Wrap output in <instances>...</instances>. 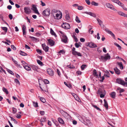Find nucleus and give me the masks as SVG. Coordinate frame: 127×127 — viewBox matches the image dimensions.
I'll return each instance as SVG.
<instances>
[{
  "label": "nucleus",
  "instance_id": "1",
  "mask_svg": "<svg viewBox=\"0 0 127 127\" xmlns=\"http://www.w3.org/2000/svg\"><path fill=\"white\" fill-rule=\"evenodd\" d=\"M97 94L100 95L101 98H103L106 95V92L103 89L100 88L98 90Z\"/></svg>",
  "mask_w": 127,
  "mask_h": 127
},
{
  "label": "nucleus",
  "instance_id": "2",
  "mask_svg": "<svg viewBox=\"0 0 127 127\" xmlns=\"http://www.w3.org/2000/svg\"><path fill=\"white\" fill-rule=\"evenodd\" d=\"M42 14L44 16H47L49 15L50 14V9L49 8H47L45 9L43 11Z\"/></svg>",
  "mask_w": 127,
  "mask_h": 127
},
{
  "label": "nucleus",
  "instance_id": "3",
  "mask_svg": "<svg viewBox=\"0 0 127 127\" xmlns=\"http://www.w3.org/2000/svg\"><path fill=\"white\" fill-rule=\"evenodd\" d=\"M110 56L108 53L104 56H101V59L105 61H106L107 60H109L110 59Z\"/></svg>",
  "mask_w": 127,
  "mask_h": 127
},
{
  "label": "nucleus",
  "instance_id": "4",
  "mask_svg": "<svg viewBox=\"0 0 127 127\" xmlns=\"http://www.w3.org/2000/svg\"><path fill=\"white\" fill-rule=\"evenodd\" d=\"M61 113L62 116L66 119H67L70 117V115L67 113L63 111H62Z\"/></svg>",
  "mask_w": 127,
  "mask_h": 127
},
{
  "label": "nucleus",
  "instance_id": "5",
  "mask_svg": "<svg viewBox=\"0 0 127 127\" xmlns=\"http://www.w3.org/2000/svg\"><path fill=\"white\" fill-rule=\"evenodd\" d=\"M62 26L63 28L66 29H69L70 28V25L66 23H63Z\"/></svg>",
  "mask_w": 127,
  "mask_h": 127
},
{
  "label": "nucleus",
  "instance_id": "6",
  "mask_svg": "<svg viewBox=\"0 0 127 127\" xmlns=\"http://www.w3.org/2000/svg\"><path fill=\"white\" fill-rule=\"evenodd\" d=\"M25 12L26 14H30L31 12V10L30 7H25L24 8Z\"/></svg>",
  "mask_w": 127,
  "mask_h": 127
},
{
  "label": "nucleus",
  "instance_id": "7",
  "mask_svg": "<svg viewBox=\"0 0 127 127\" xmlns=\"http://www.w3.org/2000/svg\"><path fill=\"white\" fill-rule=\"evenodd\" d=\"M32 68L34 71L37 72L39 71V69L37 66L34 65H32L31 66Z\"/></svg>",
  "mask_w": 127,
  "mask_h": 127
},
{
  "label": "nucleus",
  "instance_id": "8",
  "mask_svg": "<svg viewBox=\"0 0 127 127\" xmlns=\"http://www.w3.org/2000/svg\"><path fill=\"white\" fill-rule=\"evenodd\" d=\"M88 46L89 47L92 48H94L97 47L95 44L92 42H89L88 43Z\"/></svg>",
  "mask_w": 127,
  "mask_h": 127
},
{
  "label": "nucleus",
  "instance_id": "9",
  "mask_svg": "<svg viewBox=\"0 0 127 127\" xmlns=\"http://www.w3.org/2000/svg\"><path fill=\"white\" fill-rule=\"evenodd\" d=\"M48 41V44L51 46H52L54 45L55 42L53 40L51 39H49L47 40Z\"/></svg>",
  "mask_w": 127,
  "mask_h": 127
},
{
  "label": "nucleus",
  "instance_id": "10",
  "mask_svg": "<svg viewBox=\"0 0 127 127\" xmlns=\"http://www.w3.org/2000/svg\"><path fill=\"white\" fill-rule=\"evenodd\" d=\"M32 9L34 13L38 15L39 14V13L38 11L37 8L36 7L35 5H33Z\"/></svg>",
  "mask_w": 127,
  "mask_h": 127
},
{
  "label": "nucleus",
  "instance_id": "11",
  "mask_svg": "<svg viewBox=\"0 0 127 127\" xmlns=\"http://www.w3.org/2000/svg\"><path fill=\"white\" fill-rule=\"evenodd\" d=\"M42 46L43 49L45 52H47L48 51L49 47L48 46H46L45 44H42Z\"/></svg>",
  "mask_w": 127,
  "mask_h": 127
},
{
  "label": "nucleus",
  "instance_id": "12",
  "mask_svg": "<svg viewBox=\"0 0 127 127\" xmlns=\"http://www.w3.org/2000/svg\"><path fill=\"white\" fill-rule=\"evenodd\" d=\"M116 82L119 84H120L123 85L124 83V81L120 78H117L116 80Z\"/></svg>",
  "mask_w": 127,
  "mask_h": 127
},
{
  "label": "nucleus",
  "instance_id": "13",
  "mask_svg": "<svg viewBox=\"0 0 127 127\" xmlns=\"http://www.w3.org/2000/svg\"><path fill=\"white\" fill-rule=\"evenodd\" d=\"M117 13L119 15L127 18V15L121 11H118Z\"/></svg>",
  "mask_w": 127,
  "mask_h": 127
},
{
  "label": "nucleus",
  "instance_id": "14",
  "mask_svg": "<svg viewBox=\"0 0 127 127\" xmlns=\"http://www.w3.org/2000/svg\"><path fill=\"white\" fill-rule=\"evenodd\" d=\"M47 72L49 75L52 76L53 75V72L51 69L50 68L48 69L47 70Z\"/></svg>",
  "mask_w": 127,
  "mask_h": 127
},
{
  "label": "nucleus",
  "instance_id": "15",
  "mask_svg": "<svg viewBox=\"0 0 127 127\" xmlns=\"http://www.w3.org/2000/svg\"><path fill=\"white\" fill-rule=\"evenodd\" d=\"M97 20L100 26L102 28H103L104 27V25L102 24L103 23L102 21L98 18L97 19Z\"/></svg>",
  "mask_w": 127,
  "mask_h": 127
},
{
  "label": "nucleus",
  "instance_id": "16",
  "mask_svg": "<svg viewBox=\"0 0 127 127\" xmlns=\"http://www.w3.org/2000/svg\"><path fill=\"white\" fill-rule=\"evenodd\" d=\"M62 17V15L58 13L56 14L55 15V16H54V18L56 19H60Z\"/></svg>",
  "mask_w": 127,
  "mask_h": 127
},
{
  "label": "nucleus",
  "instance_id": "17",
  "mask_svg": "<svg viewBox=\"0 0 127 127\" xmlns=\"http://www.w3.org/2000/svg\"><path fill=\"white\" fill-rule=\"evenodd\" d=\"M63 38L62 39V40L65 43H66L67 41V37L65 35H63L62 36Z\"/></svg>",
  "mask_w": 127,
  "mask_h": 127
},
{
  "label": "nucleus",
  "instance_id": "18",
  "mask_svg": "<svg viewBox=\"0 0 127 127\" xmlns=\"http://www.w3.org/2000/svg\"><path fill=\"white\" fill-rule=\"evenodd\" d=\"M58 121L59 123L62 125H64V120L61 118L59 117L58 118Z\"/></svg>",
  "mask_w": 127,
  "mask_h": 127
},
{
  "label": "nucleus",
  "instance_id": "19",
  "mask_svg": "<svg viewBox=\"0 0 127 127\" xmlns=\"http://www.w3.org/2000/svg\"><path fill=\"white\" fill-rule=\"evenodd\" d=\"M118 93H121L125 91V90L123 89H121L120 87H118L117 88L116 90Z\"/></svg>",
  "mask_w": 127,
  "mask_h": 127
},
{
  "label": "nucleus",
  "instance_id": "20",
  "mask_svg": "<svg viewBox=\"0 0 127 127\" xmlns=\"http://www.w3.org/2000/svg\"><path fill=\"white\" fill-rule=\"evenodd\" d=\"M115 73L118 75H119L120 73V70L118 69L117 67H116L114 69Z\"/></svg>",
  "mask_w": 127,
  "mask_h": 127
},
{
  "label": "nucleus",
  "instance_id": "21",
  "mask_svg": "<svg viewBox=\"0 0 127 127\" xmlns=\"http://www.w3.org/2000/svg\"><path fill=\"white\" fill-rule=\"evenodd\" d=\"M65 19L66 21L68 22H70L71 21L70 16L68 14H66V16Z\"/></svg>",
  "mask_w": 127,
  "mask_h": 127
},
{
  "label": "nucleus",
  "instance_id": "22",
  "mask_svg": "<svg viewBox=\"0 0 127 127\" xmlns=\"http://www.w3.org/2000/svg\"><path fill=\"white\" fill-rule=\"evenodd\" d=\"M85 13L86 14L89 15L91 16L94 17H95L96 16V15L95 14L92 12H85Z\"/></svg>",
  "mask_w": 127,
  "mask_h": 127
},
{
  "label": "nucleus",
  "instance_id": "23",
  "mask_svg": "<svg viewBox=\"0 0 127 127\" xmlns=\"http://www.w3.org/2000/svg\"><path fill=\"white\" fill-rule=\"evenodd\" d=\"M26 28L25 25H23L22 30L23 31V35H24L26 32H25V30H26Z\"/></svg>",
  "mask_w": 127,
  "mask_h": 127
},
{
  "label": "nucleus",
  "instance_id": "24",
  "mask_svg": "<svg viewBox=\"0 0 127 127\" xmlns=\"http://www.w3.org/2000/svg\"><path fill=\"white\" fill-rule=\"evenodd\" d=\"M106 6L109 8L110 9H111L112 8V7H113V5L109 3H106L105 4Z\"/></svg>",
  "mask_w": 127,
  "mask_h": 127
},
{
  "label": "nucleus",
  "instance_id": "25",
  "mask_svg": "<svg viewBox=\"0 0 127 127\" xmlns=\"http://www.w3.org/2000/svg\"><path fill=\"white\" fill-rule=\"evenodd\" d=\"M110 73L108 71H107L104 74V76L106 78H108L110 77Z\"/></svg>",
  "mask_w": 127,
  "mask_h": 127
},
{
  "label": "nucleus",
  "instance_id": "26",
  "mask_svg": "<svg viewBox=\"0 0 127 127\" xmlns=\"http://www.w3.org/2000/svg\"><path fill=\"white\" fill-rule=\"evenodd\" d=\"M110 95L111 97L115 98L116 96V93L115 92H113L111 93Z\"/></svg>",
  "mask_w": 127,
  "mask_h": 127
},
{
  "label": "nucleus",
  "instance_id": "27",
  "mask_svg": "<svg viewBox=\"0 0 127 127\" xmlns=\"http://www.w3.org/2000/svg\"><path fill=\"white\" fill-rule=\"evenodd\" d=\"M29 37L32 38V40L34 42H37L38 41V39L34 37L30 36Z\"/></svg>",
  "mask_w": 127,
  "mask_h": 127
},
{
  "label": "nucleus",
  "instance_id": "28",
  "mask_svg": "<svg viewBox=\"0 0 127 127\" xmlns=\"http://www.w3.org/2000/svg\"><path fill=\"white\" fill-rule=\"evenodd\" d=\"M93 72L94 75L96 77V78H99L98 75L97 74L96 70L95 69L94 70Z\"/></svg>",
  "mask_w": 127,
  "mask_h": 127
},
{
  "label": "nucleus",
  "instance_id": "29",
  "mask_svg": "<svg viewBox=\"0 0 127 127\" xmlns=\"http://www.w3.org/2000/svg\"><path fill=\"white\" fill-rule=\"evenodd\" d=\"M51 34L53 35L55 37L57 36V35H56V33L54 32L52 29L51 28L50 29V32Z\"/></svg>",
  "mask_w": 127,
  "mask_h": 127
},
{
  "label": "nucleus",
  "instance_id": "30",
  "mask_svg": "<svg viewBox=\"0 0 127 127\" xmlns=\"http://www.w3.org/2000/svg\"><path fill=\"white\" fill-rule=\"evenodd\" d=\"M24 68L27 71H29L31 70V68L30 67L27 65L23 66Z\"/></svg>",
  "mask_w": 127,
  "mask_h": 127
},
{
  "label": "nucleus",
  "instance_id": "31",
  "mask_svg": "<svg viewBox=\"0 0 127 127\" xmlns=\"http://www.w3.org/2000/svg\"><path fill=\"white\" fill-rule=\"evenodd\" d=\"M104 106L107 109L108 108V105L107 102L105 99L104 100Z\"/></svg>",
  "mask_w": 127,
  "mask_h": 127
},
{
  "label": "nucleus",
  "instance_id": "32",
  "mask_svg": "<svg viewBox=\"0 0 127 127\" xmlns=\"http://www.w3.org/2000/svg\"><path fill=\"white\" fill-rule=\"evenodd\" d=\"M1 28L2 29V30L4 31V33H3V34H5L7 32V27H1Z\"/></svg>",
  "mask_w": 127,
  "mask_h": 127
},
{
  "label": "nucleus",
  "instance_id": "33",
  "mask_svg": "<svg viewBox=\"0 0 127 127\" xmlns=\"http://www.w3.org/2000/svg\"><path fill=\"white\" fill-rule=\"evenodd\" d=\"M117 64L119 65V66L120 67L121 69H123L124 67L123 65V64H122V63H118Z\"/></svg>",
  "mask_w": 127,
  "mask_h": 127
},
{
  "label": "nucleus",
  "instance_id": "34",
  "mask_svg": "<svg viewBox=\"0 0 127 127\" xmlns=\"http://www.w3.org/2000/svg\"><path fill=\"white\" fill-rule=\"evenodd\" d=\"M37 63L41 66H42L43 65L42 62L40 60H37Z\"/></svg>",
  "mask_w": 127,
  "mask_h": 127
},
{
  "label": "nucleus",
  "instance_id": "35",
  "mask_svg": "<svg viewBox=\"0 0 127 127\" xmlns=\"http://www.w3.org/2000/svg\"><path fill=\"white\" fill-rule=\"evenodd\" d=\"M73 55H77L78 56L80 57H81L82 56V55L80 53L77 51L75 52V54H74Z\"/></svg>",
  "mask_w": 127,
  "mask_h": 127
},
{
  "label": "nucleus",
  "instance_id": "36",
  "mask_svg": "<svg viewBox=\"0 0 127 127\" xmlns=\"http://www.w3.org/2000/svg\"><path fill=\"white\" fill-rule=\"evenodd\" d=\"M114 44L118 47V49L119 50H121V47L119 44L116 43H115Z\"/></svg>",
  "mask_w": 127,
  "mask_h": 127
},
{
  "label": "nucleus",
  "instance_id": "37",
  "mask_svg": "<svg viewBox=\"0 0 127 127\" xmlns=\"http://www.w3.org/2000/svg\"><path fill=\"white\" fill-rule=\"evenodd\" d=\"M111 1L112 2L117 4L118 5L119 4L120 2V1L119 0H111Z\"/></svg>",
  "mask_w": 127,
  "mask_h": 127
},
{
  "label": "nucleus",
  "instance_id": "38",
  "mask_svg": "<svg viewBox=\"0 0 127 127\" xmlns=\"http://www.w3.org/2000/svg\"><path fill=\"white\" fill-rule=\"evenodd\" d=\"M3 91L5 93L7 94H8L9 93L8 91H7V89H6L4 87H3L2 89Z\"/></svg>",
  "mask_w": 127,
  "mask_h": 127
},
{
  "label": "nucleus",
  "instance_id": "39",
  "mask_svg": "<svg viewBox=\"0 0 127 127\" xmlns=\"http://www.w3.org/2000/svg\"><path fill=\"white\" fill-rule=\"evenodd\" d=\"M91 4L92 5H93L95 6H97L98 5V3H96L94 1H93L92 2Z\"/></svg>",
  "mask_w": 127,
  "mask_h": 127
},
{
  "label": "nucleus",
  "instance_id": "40",
  "mask_svg": "<svg viewBox=\"0 0 127 127\" xmlns=\"http://www.w3.org/2000/svg\"><path fill=\"white\" fill-rule=\"evenodd\" d=\"M46 117H44L43 118H42L40 120V121L41 122H44L46 121Z\"/></svg>",
  "mask_w": 127,
  "mask_h": 127
},
{
  "label": "nucleus",
  "instance_id": "41",
  "mask_svg": "<svg viewBox=\"0 0 127 127\" xmlns=\"http://www.w3.org/2000/svg\"><path fill=\"white\" fill-rule=\"evenodd\" d=\"M64 84L66 85L67 87H68L70 89L72 88V85L70 84H68L65 82H64Z\"/></svg>",
  "mask_w": 127,
  "mask_h": 127
},
{
  "label": "nucleus",
  "instance_id": "42",
  "mask_svg": "<svg viewBox=\"0 0 127 127\" xmlns=\"http://www.w3.org/2000/svg\"><path fill=\"white\" fill-rule=\"evenodd\" d=\"M75 21L77 22L78 23H80L81 22L77 16H76Z\"/></svg>",
  "mask_w": 127,
  "mask_h": 127
},
{
  "label": "nucleus",
  "instance_id": "43",
  "mask_svg": "<svg viewBox=\"0 0 127 127\" xmlns=\"http://www.w3.org/2000/svg\"><path fill=\"white\" fill-rule=\"evenodd\" d=\"M67 66L68 68L70 69H73L75 68V67L72 65H68Z\"/></svg>",
  "mask_w": 127,
  "mask_h": 127
},
{
  "label": "nucleus",
  "instance_id": "44",
  "mask_svg": "<svg viewBox=\"0 0 127 127\" xmlns=\"http://www.w3.org/2000/svg\"><path fill=\"white\" fill-rule=\"evenodd\" d=\"M79 44H80V42H79L78 43H75V45L76 47L77 48H78L79 47L81 46Z\"/></svg>",
  "mask_w": 127,
  "mask_h": 127
},
{
  "label": "nucleus",
  "instance_id": "45",
  "mask_svg": "<svg viewBox=\"0 0 127 127\" xmlns=\"http://www.w3.org/2000/svg\"><path fill=\"white\" fill-rule=\"evenodd\" d=\"M20 54L21 55L23 56H25L27 55V54L22 51H20Z\"/></svg>",
  "mask_w": 127,
  "mask_h": 127
},
{
  "label": "nucleus",
  "instance_id": "46",
  "mask_svg": "<svg viewBox=\"0 0 127 127\" xmlns=\"http://www.w3.org/2000/svg\"><path fill=\"white\" fill-rule=\"evenodd\" d=\"M105 31L108 33L111 34L112 32L109 30L108 29H106L105 30Z\"/></svg>",
  "mask_w": 127,
  "mask_h": 127
},
{
  "label": "nucleus",
  "instance_id": "47",
  "mask_svg": "<svg viewBox=\"0 0 127 127\" xmlns=\"http://www.w3.org/2000/svg\"><path fill=\"white\" fill-rule=\"evenodd\" d=\"M105 31L108 33L111 34L112 32L109 30L108 29H106L105 30Z\"/></svg>",
  "mask_w": 127,
  "mask_h": 127
},
{
  "label": "nucleus",
  "instance_id": "48",
  "mask_svg": "<svg viewBox=\"0 0 127 127\" xmlns=\"http://www.w3.org/2000/svg\"><path fill=\"white\" fill-rule=\"evenodd\" d=\"M105 31L108 33L111 34L112 32L109 30L108 29H106L105 30Z\"/></svg>",
  "mask_w": 127,
  "mask_h": 127
},
{
  "label": "nucleus",
  "instance_id": "49",
  "mask_svg": "<svg viewBox=\"0 0 127 127\" xmlns=\"http://www.w3.org/2000/svg\"><path fill=\"white\" fill-rule=\"evenodd\" d=\"M64 53V50H60L59 52L58 53V55H61V53H62L63 54Z\"/></svg>",
  "mask_w": 127,
  "mask_h": 127
},
{
  "label": "nucleus",
  "instance_id": "50",
  "mask_svg": "<svg viewBox=\"0 0 127 127\" xmlns=\"http://www.w3.org/2000/svg\"><path fill=\"white\" fill-rule=\"evenodd\" d=\"M40 99L42 102L44 103H45L46 101L45 99L43 97H41L40 98Z\"/></svg>",
  "mask_w": 127,
  "mask_h": 127
},
{
  "label": "nucleus",
  "instance_id": "51",
  "mask_svg": "<svg viewBox=\"0 0 127 127\" xmlns=\"http://www.w3.org/2000/svg\"><path fill=\"white\" fill-rule=\"evenodd\" d=\"M75 48L74 47H73V48L72 49L71 51L72 54L73 55L74 54H75V52H76V51H75Z\"/></svg>",
  "mask_w": 127,
  "mask_h": 127
},
{
  "label": "nucleus",
  "instance_id": "52",
  "mask_svg": "<svg viewBox=\"0 0 127 127\" xmlns=\"http://www.w3.org/2000/svg\"><path fill=\"white\" fill-rule=\"evenodd\" d=\"M15 82L17 84H18L19 85L20 84V83L19 80L17 79H14Z\"/></svg>",
  "mask_w": 127,
  "mask_h": 127
},
{
  "label": "nucleus",
  "instance_id": "53",
  "mask_svg": "<svg viewBox=\"0 0 127 127\" xmlns=\"http://www.w3.org/2000/svg\"><path fill=\"white\" fill-rule=\"evenodd\" d=\"M33 105L34 107H38V103L37 102H34L33 103Z\"/></svg>",
  "mask_w": 127,
  "mask_h": 127
},
{
  "label": "nucleus",
  "instance_id": "54",
  "mask_svg": "<svg viewBox=\"0 0 127 127\" xmlns=\"http://www.w3.org/2000/svg\"><path fill=\"white\" fill-rule=\"evenodd\" d=\"M17 111V109H16L15 108L13 107L12 108V111L13 113L15 114L16 112Z\"/></svg>",
  "mask_w": 127,
  "mask_h": 127
},
{
  "label": "nucleus",
  "instance_id": "55",
  "mask_svg": "<svg viewBox=\"0 0 127 127\" xmlns=\"http://www.w3.org/2000/svg\"><path fill=\"white\" fill-rule=\"evenodd\" d=\"M7 71L8 72L10 73L12 75H14V73L11 70H10L9 69H8L7 70Z\"/></svg>",
  "mask_w": 127,
  "mask_h": 127
},
{
  "label": "nucleus",
  "instance_id": "56",
  "mask_svg": "<svg viewBox=\"0 0 127 127\" xmlns=\"http://www.w3.org/2000/svg\"><path fill=\"white\" fill-rule=\"evenodd\" d=\"M86 125H88V124H90V120L88 119H87L86 120Z\"/></svg>",
  "mask_w": 127,
  "mask_h": 127
},
{
  "label": "nucleus",
  "instance_id": "57",
  "mask_svg": "<svg viewBox=\"0 0 127 127\" xmlns=\"http://www.w3.org/2000/svg\"><path fill=\"white\" fill-rule=\"evenodd\" d=\"M93 106L97 110L100 111L101 110L99 108L97 107L96 105H93Z\"/></svg>",
  "mask_w": 127,
  "mask_h": 127
},
{
  "label": "nucleus",
  "instance_id": "58",
  "mask_svg": "<svg viewBox=\"0 0 127 127\" xmlns=\"http://www.w3.org/2000/svg\"><path fill=\"white\" fill-rule=\"evenodd\" d=\"M10 117L11 118V120H12L14 121L15 123H16V124H17V122L16 121V120L15 119H14L11 116H10Z\"/></svg>",
  "mask_w": 127,
  "mask_h": 127
},
{
  "label": "nucleus",
  "instance_id": "59",
  "mask_svg": "<svg viewBox=\"0 0 127 127\" xmlns=\"http://www.w3.org/2000/svg\"><path fill=\"white\" fill-rule=\"evenodd\" d=\"M86 65L85 64H83L81 66V68L83 70L86 66Z\"/></svg>",
  "mask_w": 127,
  "mask_h": 127
},
{
  "label": "nucleus",
  "instance_id": "60",
  "mask_svg": "<svg viewBox=\"0 0 127 127\" xmlns=\"http://www.w3.org/2000/svg\"><path fill=\"white\" fill-rule=\"evenodd\" d=\"M85 1L87 4L88 5H90L91 2L89 0H85Z\"/></svg>",
  "mask_w": 127,
  "mask_h": 127
},
{
  "label": "nucleus",
  "instance_id": "61",
  "mask_svg": "<svg viewBox=\"0 0 127 127\" xmlns=\"http://www.w3.org/2000/svg\"><path fill=\"white\" fill-rule=\"evenodd\" d=\"M76 73L78 75H80L81 74L82 72L80 71H78L76 72Z\"/></svg>",
  "mask_w": 127,
  "mask_h": 127
},
{
  "label": "nucleus",
  "instance_id": "62",
  "mask_svg": "<svg viewBox=\"0 0 127 127\" xmlns=\"http://www.w3.org/2000/svg\"><path fill=\"white\" fill-rule=\"evenodd\" d=\"M39 113L41 115H43L44 114L45 112L44 111H40Z\"/></svg>",
  "mask_w": 127,
  "mask_h": 127
},
{
  "label": "nucleus",
  "instance_id": "63",
  "mask_svg": "<svg viewBox=\"0 0 127 127\" xmlns=\"http://www.w3.org/2000/svg\"><path fill=\"white\" fill-rule=\"evenodd\" d=\"M75 99L77 100L78 101L79 99V98H78V96L77 95H76L74 97Z\"/></svg>",
  "mask_w": 127,
  "mask_h": 127
},
{
  "label": "nucleus",
  "instance_id": "64",
  "mask_svg": "<svg viewBox=\"0 0 127 127\" xmlns=\"http://www.w3.org/2000/svg\"><path fill=\"white\" fill-rule=\"evenodd\" d=\"M78 9L79 10H81L83 9V7L82 6H78Z\"/></svg>",
  "mask_w": 127,
  "mask_h": 127
}]
</instances>
